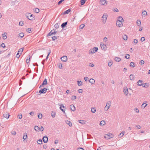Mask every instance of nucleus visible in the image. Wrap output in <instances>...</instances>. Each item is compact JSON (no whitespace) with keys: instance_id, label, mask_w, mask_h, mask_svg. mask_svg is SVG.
Instances as JSON below:
<instances>
[{"instance_id":"obj_1","label":"nucleus","mask_w":150,"mask_h":150,"mask_svg":"<svg viewBox=\"0 0 150 150\" xmlns=\"http://www.w3.org/2000/svg\"><path fill=\"white\" fill-rule=\"evenodd\" d=\"M142 80H139L137 83L138 84L137 85L138 86H142L143 87H146V88L148 86H149L148 83H144L143 84H142Z\"/></svg>"},{"instance_id":"obj_2","label":"nucleus","mask_w":150,"mask_h":150,"mask_svg":"<svg viewBox=\"0 0 150 150\" xmlns=\"http://www.w3.org/2000/svg\"><path fill=\"white\" fill-rule=\"evenodd\" d=\"M107 17L108 15L106 13H104L103 14V16L102 17V19H101V20L103 23H105Z\"/></svg>"},{"instance_id":"obj_3","label":"nucleus","mask_w":150,"mask_h":150,"mask_svg":"<svg viewBox=\"0 0 150 150\" xmlns=\"http://www.w3.org/2000/svg\"><path fill=\"white\" fill-rule=\"evenodd\" d=\"M114 137V135L111 133H108L105 134L104 136L105 138L107 139H109L112 138Z\"/></svg>"},{"instance_id":"obj_4","label":"nucleus","mask_w":150,"mask_h":150,"mask_svg":"<svg viewBox=\"0 0 150 150\" xmlns=\"http://www.w3.org/2000/svg\"><path fill=\"white\" fill-rule=\"evenodd\" d=\"M26 17L29 20H33L34 19V17H33V14L29 13H28L26 14Z\"/></svg>"},{"instance_id":"obj_5","label":"nucleus","mask_w":150,"mask_h":150,"mask_svg":"<svg viewBox=\"0 0 150 150\" xmlns=\"http://www.w3.org/2000/svg\"><path fill=\"white\" fill-rule=\"evenodd\" d=\"M47 88H44L42 89H40L39 91V93L40 94H44L47 91Z\"/></svg>"},{"instance_id":"obj_6","label":"nucleus","mask_w":150,"mask_h":150,"mask_svg":"<svg viewBox=\"0 0 150 150\" xmlns=\"http://www.w3.org/2000/svg\"><path fill=\"white\" fill-rule=\"evenodd\" d=\"M98 48L97 47H94L92 49H91V50H89V53H90V52H91V53L92 54H93L96 52L98 51Z\"/></svg>"},{"instance_id":"obj_7","label":"nucleus","mask_w":150,"mask_h":150,"mask_svg":"<svg viewBox=\"0 0 150 150\" xmlns=\"http://www.w3.org/2000/svg\"><path fill=\"white\" fill-rule=\"evenodd\" d=\"M57 32V31L55 30L54 29L52 30L48 33L47 36H50L53 34L55 35L56 33Z\"/></svg>"},{"instance_id":"obj_8","label":"nucleus","mask_w":150,"mask_h":150,"mask_svg":"<svg viewBox=\"0 0 150 150\" xmlns=\"http://www.w3.org/2000/svg\"><path fill=\"white\" fill-rule=\"evenodd\" d=\"M47 84V80L46 79H45L44 81H43V82L41 83V84L39 88H42L41 87L43 86L44 85H45Z\"/></svg>"},{"instance_id":"obj_9","label":"nucleus","mask_w":150,"mask_h":150,"mask_svg":"<svg viewBox=\"0 0 150 150\" xmlns=\"http://www.w3.org/2000/svg\"><path fill=\"white\" fill-rule=\"evenodd\" d=\"M100 3L101 5H106L107 4V1L105 0H100Z\"/></svg>"},{"instance_id":"obj_10","label":"nucleus","mask_w":150,"mask_h":150,"mask_svg":"<svg viewBox=\"0 0 150 150\" xmlns=\"http://www.w3.org/2000/svg\"><path fill=\"white\" fill-rule=\"evenodd\" d=\"M42 140L45 143H46L48 142V138L47 136H45L43 137Z\"/></svg>"},{"instance_id":"obj_11","label":"nucleus","mask_w":150,"mask_h":150,"mask_svg":"<svg viewBox=\"0 0 150 150\" xmlns=\"http://www.w3.org/2000/svg\"><path fill=\"white\" fill-rule=\"evenodd\" d=\"M100 47L103 50H105L106 49V46L103 43H101L100 44Z\"/></svg>"},{"instance_id":"obj_12","label":"nucleus","mask_w":150,"mask_h":150,"mask_svg":"<svg viewBox=\"0 0 150 150\" xmlns=\"http://www.w3.org/2000/svg\"><path fill=\"white\" fill-rule=\"evenodd\" d=\"M4 117L5 118L8 119L10 116V115L8 112H4L3 115Z\"/></svg>"},{"instance_id":"obj_13","label":"nucleus","mask_w":150,"mask_h":150,"mask_svg":"<svg viewBox=\"0 0 150 150\" xmlns=\"http://www.w3.org/2000/svg\"><path fill=\"white\" fill-rule=\"evenodd\" d=\"M67 58L66 56H63L61 58V61L63 62H65L67 61Z\"/></svg>"},{"instance_id":"obj_14","label":"nucleus","mask_w":150,"mask_h":150,"mask_svg":"<svg viewBox=\"0 0 150 150\" xmlns=\"http://www.w3.org/2000/svg\"><path fill=\"white\" fill-rule=\"evenodd\" d=\"M118 19L117 20V21H118L120 22H122L124 21V20L122 17V16H119L118 17Z\"/></svg>"},{"instance_id":"obj_15","label":"nucleus","mask_w":150,"mask_h":150,"mask_svg":"<svg viewBox=\"0 0 150 150\" xmlns=\"http://www.w3.org/2000/svg\"><path fill=\"white\" fill-rule=\"evenodd\" d=\"M70 108L71 110L73 111H74L75 110V106L73 104L70 105Z\"/></svg>"},{"instance_id":"obj_16","label":"nucleus","mask_w":150,"mask_h":150,"mask_svg":"<svg viewBox=\"0 0 150 150\" xmlns=\"http://www.w3.org/2000/svg\"><path fill=\"white\" fill-rule=\"evenodd\" d=\"M122 25L123 24L122 23V22H120L116 21V25L117 27H120L122 26Z\"/></svg>"},{"instance_id":"obj_17","label":"nucleus","mask_w":150,"mask_h":150,"mask_svg":"<svg viewBox=\"0 0 150 150\" xmlns=\"http://www.w3.org/2000/svg\"><path fill=\"white\" fill-rule=\"evenodd\" d=\"M123 91L125 93V95L126 96L128 94V88H127V87H126L125 88V89H124Z\"/></svg>"},{"instance_id":"obj_18","label":"nucleus","mask_w":150,"mask_h":150,"mask_svg":"<svg viewBox=\"0 0 150 150\" xmlns=\"http://www.w3.org/2000/svg\"><path fill=\"white\" fill-rule=\"evenodd\" d=\"M67 22H66L63 23L62 24V25H61V27L62 28V29H64V28L65 27L66 25H67Z\"/></svg>"},{"instance_id":"obj_19","label":"nucleus","mask_w":150,"mask_h":150,"mask_svg":"<svg viewBox=\"0 0 150 150\" xmlns=\"http://www.w3.org/2000/svg\"><path fill=\"white\" fill-rule=\"evenodd\" d=\"M71 11V9H69L67 10L64 11V12L62 14H63L65 15L66 14H68Z\"/></svg>"},{"instance_id":"obj_20","label":"nucleus","mask_w":150,"mask_h":150,"mask_svg":"<svg viewBox=\"0 0 150 150\" xmlns=\"http://www.w3.org/2000/svg\"><path fill=\"white\" fill-rule=\"evenodd\" d=\"M77 83L78 86H81L82 85V83H83V82L81 81H77Z\"/></svg>"},{"instance_id":"obj_21","label":"nucleus","mask_w":150,"mask_h":150,"mask_svg":"<svg viewBox=\"0 0 150 150\" xmlns=\"http://www.w3.org/2000/svg\"><path fill=\"white\" fill-rule=\"evenodd\" d=\"M60 110L63 112H64L65 111V109H64V107L63 105H61L60 107Z\"/></svg>"},{"instance_id":"obj_22","label":"nucleus","mask_w":150,"mask_h":150,"mask_svg":"<svg viewBox=\"0 0 150 150\" xmlns=\"http://www.w3.org/2000/svg\"><path fill=\"white\" fill-rule=\"evenodd\" d=\"M89 82L92 84H94L95 83V80L93 79H91L89 80Z\"/></svg>"},{"instance_id":"obj_23","label":"nucleus","mask_w":150,"mask_h":150,"mask_svg":"<svg viewBox=\"0 0 150 150\" xmlns=\"http://www.w3.org/2000/svg\"><path fill=\"white\" fill-rule=\"evenodd\" d=\"M125 133V132L124 131H122L121 133L119 134L118 135L119 137L120 138L123 137Z\"/></svg>"},{"instance_id":"obj_24","label":"nucleus","mask_w":150,"mask_h":150,"mask_svg":"<svg viewBox=\"0 0 150 150\" xmlns=\"http://www.w3.org/2000/svg\"><path fill=\"white\" fill-rule=\"evenodd\" d=\"M66 123L67 124L69 125L70 127H71L72 126V123L70 121L67 120L66 121Z\"/></svg>"},{"instance_id":"obj_25","label":"nucleus","mask_w":150,"mask_h":150,"mask_svg":"<svg viewBox=\"0 0 150 150\" xmlns=\"http://www.w3.org/2000/svg\"><path fill=\"white\" fill-rule=\"evenodd\" d=\"M78 121L81 124H84L85 123V122L84 120H78Z\"/></svg>"},{"instance_id":"obj_26","label":"nucleus","mask_w":150,"mask_h":150,"mask_svg":"<svg viewBox=\"0 0 150 150\" xmlns=\"http://www.w3.org/2000/svg\"><path fill=\"white\" fill-rule=\"evenodd\" d=\"M51 115L52 117L53 118H54L55 117L56 113L55 112L52 111L51 112Z\"/></svg>"},{"instance_id":"obj_27","label":"nucleus","mask_w":150,"mask_h":150,"mask_svg":"<svg viewBox=\"0 0 150 150\" xmlns=\"http://www.w3.org/2000/svg\"><path fill=\"white\" fill-rule=\"evenodd\" d=\"M121 58L120 57H115V60L117 62H119L121 61Z\"/></svg>"},{"instance_id":"obj_28","label":"nucleus","mask_w":150,"mask_h":150,"mask_svg":"<svg viewBox=\"0 0 150 150\" xmlns=\"http://www.w3.org/2000/svg\"><path fill=\"white\" fill-rule=\"evenodd\" d=\"M142 16H145L147 15V12L145 11H143L142 12Z\"/></svg>"},{"instance_id":"obj_29","label":"nucleus","mask_w":150,"mask_h":150,"mask_svg":"<svg viewBox=\"0 0 150 150\" xmlns=\"http://www.w3.org/2000/svg\"><path fill=\"white\" fill-rule=\"evenodd\" d=\"M105 124V121L104 120H102L100 122V125H104Z\"/></svg>"},{"instance_id":"obj_30","label":"nucleus","mask_w":150,"mask_h":150,"mask_svg":"<svg viewBox=\"0 0 150 150\" xmlns=\"http://www.w3.org/2000/svg\"><path fill=\"white\" fill-rule=\"evenodd\" d=\"M24 34L23 33H21L19 34V36L21 38H23L24 36Z\"/></svg>"},{"instance_id":"obj_31","label":"nucleus","mask_w":150,"mask_h":150,"mask_svg":"<svg viewBox=\"0 0 150 150\" xmlns=\"http://www.w3.org/2000/svg\"><path fill=\"white\" fill-rule=\"evenodd\" d=\"M24 24V22L23 21H21L19 23V25L21 26H22Z\"/></svg>"},{"instance_id":"obj_32","label":"nucleus","mask_w":150,"mask_h":150,"mask_svg":"<svg viewBox=\"0 0 150 150\" xmlns=\"http://www.w3.org/2000/svg\"><path fill=\"white\" fill-rule=\"evenodd\" d=\"M129 66L130 67H134L135 66L134 63L133 62H131L130 63Z\"/></svg>"},{"instance_id":"obj_33","label":"nucleus","mask_w":150,"mask_h":150,"mask_svg":"<svg viewBox=\"0 0 150 150\" xmlns=\"http://www.w3.org/2000/svg\"><path fill=\"white\" fill-rule=\"evenodd\" d=\"M37 143L39 144H42V142L41 139H39L37 141Z\"/></svg>"},{"instance_id":"obj_34","label":"nucleus","mask_w":150,"mask_h":150,"mask_svg":"<svg viewBox=\"0 0 150 150\" xmlns=\"http://www.w3.org/2000/svg\"><path fill=\"white\" fill-rule=\"evenodd\" d=\"M110 107L109 106H108V105H106V106L105 107L104 109L105 111H107L109 109Z\"/></svg>"},{"instance_id":"obj_35","label":"nucleus","mask_w":150,"mask_h":150,"mask_svg":"<svg viewBox=\"0 0 150 150\" xmlns=\"http://www.w3.org/2000/svg\"><path fill=\"white\" fill-rule=\"evenodd\" d=\"M134 76L133 74H131L129 76L130 79L132 80L134 78Z\"/></svg>"},{"instance_id":"obj_36","label":"nucleus","mask_w":150,"mask_h":150,"mask_svg":"<svg viewBox=\"0 0 150 150\" xmlns=\"http://www.w3.org/2000/svg\"><path fill=\"white\" fill-rule=\"evenodd\" d=\"M85 25L84 24H82L79 26V29H82L84 27Z\"/></svg>"},{"instance_id":"obj_37","label":"nucleus","mask_w":150,"mask_h":150,"mask_svg":"<svg viewBox=\"0 0 150 150\" xmlns=\"http://www.w3.org/2000/svg\"><path fill=\"white\" fill-rule=\"evenodd\" d=\"M96 109L95 108H92L91 109V111L92 113H94L96 112Z\"/></svg>"},{"instance_id":"obj_38","label":"nucleus","mask_w":150,"mask_h":150,"mask_svg":"<svg viewBox=\"0 0 150 150\" xmlns=\"http://www.w3.org/2000/svg\"><path fill=\"white\" fill-rule=\"evenodd\" d=\"M85 0H81V5H83L85 3Z\"/></svg>"},{"instance_id":"obj_39","label":"nucleus","mask_w":150,"mask_h":150,"mask_svg":"<svg viewBox=\"0 0 150 150\" xmlns=\"http://www.w3.org/2000/svg\"><path fill=\"white\" fill-rule=\"evenodd\" d=\"M32 29V28H28L26 30L27 32L28 33H31L32 32V31H31Z\"/></svg>"},{"instance_id":"obj_40","label":"nucleus","mask_w":150,"mask_h":150,"mask_svg":"<svg viewBox=\"0 0 150 150\" xmlns=\"http://www.w3.org/2000/svg\"><path fill=\"white\" fill-rule=\"evenodd\" d=\"M40 11V10L39 8H36L35 9L34 12L36 13H38Z\"/></svg>"},{"instance_id":"obj_41","label":"nucleus","mask_w":150,"mask_h":150,"mask_svg":"<svg viewBox=\"0 0 150 150\" xmlns=\"http://www.w3.org/2000/svg\"><path fill=\"white\" fill-rule=\"evenodd\" d=\"M141 24V22L140 20H137V24L138 26H139Z\"/></svg>"},{"instance_id":"obj_42","label":"nucleus","mask_w":150,"mask_h":150,"mask_svg":"<svg viewBox=\"0 0 150 150\" xmlns=\"http://www.w3.org/2000/svg\"><path fill=\"white\" fill-rule=\"evenodd\" d=\"M23 51V49L22 48H20L19 49V50L18 51V52L19 54H21L22 52Z\"/></svg>"},{"instance_id":"obj_43","label":"nucleus","mask_w":150,"mask_h":150,"mask_svg":"<svg viewBox=\"0 0 150 150\" xmlns=\"http://www.w3.org/2000/svg\"><path fill=\"white\" fill-rule=\"evenodd\" d=\"M51 50H49V52H48V54L46 57V59L45 60H47L48 58V57H49V55H50V53H51Z\"/></svg>"},{"instance_id":"obj_44","label":"nucleus","mask_w":150,"mask_h":150,"mask_svg":"<svg viewBox=\"0 0 150 150\" xmlns=\"http://www.w3.org/2000/svg\"><path fill=\"white\" fill-rule=\"evenodd\" d=\"M30 56H29L27 57V59H26V62L27 63H28L30 62Z\"/></svg>"},{"instance_id":"obj_45","label":"nucleus","mask_w":150,"mask_h":150,"mask_svg":"<svg viewBox=\"0 0 150 150\" xmlns=\"http://www.w3.org/2000/svg\"><path fill=\"white\" fill-rule=\"evenodd\" d=\"M57 36H54L52 37V40L54 41V40H56L57 38ZM57 37H58V38L59 36H58Z\"/></svg>"},{"instance_id":"obj_46","label":"nucleus","mask_w":150,"mask_h":150,"mask_svg":"<svg viewBox=\"0 0 150 150\" xmlns=\"http://www.w3.org/2000/svg\"><path fill=\"white\" fill-rule=\"evenodd\" d=\"M38 117L39 119H41L42 118V115L40 113L38 115Z\"/></svg>"},{"instance_id":"obj_47","label":"nucleus","mask_w":150,"mask_h":150,"mask_svg":"<svg viewBox=\"0 0 150 150\" xmlns=\"http://www.w3.org/2000/svg\"><path fill=\"white\" fill-rule=\"evenodd\" d=\"M123 39L125 40H126L127 39V35H125L123 36Z\"/></svg>"},{"instance_id":"obj_48","label":"nucleus","mask_w":150,"mask_h":150,"mask_svg":"<svg viewBox=\"0 0 150 150\" xmlns=\"http://www.w3.org/2000/svg\"><path fill=\"white\" fill-rule=\"evenodd\" d=\"M22 115L21 114H20L18 115V118L19 119H21L22 118Z\"/></svg>"},{"instance_id":"obj_49","label":"nucleus","mask_w":150,"mask_h":150,"mask_svg":"<svg viewBox=\"0 0 150 150\" xmlns=\"http://www.w3.org/2000/svg\"><path fill=\"white\" fill-rule=\"evenodd\" d=\"M147 105V104H146V103H144L142 104V108L143 107L144 108Z\"/></svg>"},{"instance_id":"obj_50","label":"nucleus","mask_w":150,"mask_h":150,"mask_svg":"<svg viewBox=\"0 0 150 150\" xmlns=\"http://www.w3.org/2000/svg\"><path fill=\"white\" fill-rule=\"evenodd\" d=\"M35 130L36 131H37L39 130V127L38 126H35Z\"/></svg>"},{"instance_id":"obj_51","label":"nucleus","mask_w":150,"mask_h":150,"mask_svg":"<svg viewBox=\"0 0 150 150\" xmlns=\"http://www.w3.org/2000/svg\"><path fill=\"white\" fill-rule=\"evenodd\" d=\"M44 128L43 127L41 126V127H39V130L41 132H42L43 131Z\"/></svg>"},{"instance_id":"obj_52","label":"nucleus","mask_w":150,"mask_h":150,"mask_svg":"<svg viewBox=\"0 0 150 150\" xmlns=\"http://www.w3.org/2000/svg\"><path fill=\"white\" fill-rule=\"evenodd\" d=\"M54 27L56 28L57 29L59 27V25L58 23H56Z\"/></svg>"},{"instance_id":"obj_53","label":"nucleus","mask_w":150,"mask_h":150,"mask_svg":"<svg viewBox=\"0 0 150 150\" xmlns=\"http://www.w3.org/2000/svg\"><path fill=\"white\" fill-rule=\"evenodd\" d=\"M106 105H108V106H109V107H110V106L111 105V103L110 101H109L107 103Z\"/></svg>"},{"instance_id":"obj_54","label":"nucleus","mask_w":150,"mask_h":150,"mask_svg":"<svg viewBox=\"0 0 150 150\" xmlns=\"http://www.w3.org/2000/svg\"><path fill=\"white\" fill-rule=\"evenodd\" d=\"M144 63V62L143 60H141L139 62V64H143Z\"/></svg>"},{"instance_id":"obj_55","label":"nucleus","mask_w":150,"mask_h":150,"mask_svg":"<svg viewBox=\"0 0 150 150\" xmlns=\"http://www.w3.org/2000/svg\"><path fill=\"white\" fill-rule=\"evenodd\" d=\"M129 55L128 54H126L125 56V58L126 59H129Z\"/></svg>"},{"instance_id":"obj_56","label":"nucleus","mask_w":150,"mask_h":150,"mask_svg":"<svg viewBox=\"0 0 150 150\" xmlns=\"http://www.w3.org/2000/svg\"><path fill=\"white\" fill-rule=\"evenodd\" d=\"M113 64L112 61L108 63V65L109 67H111Z\"/></svg>"},{"instance_id":"obj_57","label":"nucleus","mask_w":150,"mask_h":150,"mask_svg":"<svg viewBox=\"0 0 150 150\" xmlns=\"http://www.w3.org/2000/svg\"><path fill=\"white\" fill-rule=\"evenodd\" d=\"M64 0H60L57 3L58 5H60L62 3Z\"/></svg>"},{"instance_id":"obj_58","label":"nucleus","mask_w":150,"mask_h":150,"mask_svg":"<svg viewBox=\"0 0 150 150\" xmlns=\"http://www.w3.org/2000/svg\"><path fill=\"white\" fill-rule=\"evenodd\" d=\"M27 137V134H26L25 135H24L23 137V139L25 140L26 139Z\"/></svg>"},{"instance_id":"obj_59","label":"nucleus","mask_w":150,"mask_h":150,"mask_svg":"<svg viewBox=\"0 0 150 150\" xmlns=\"http://www.w3.org/2000/svg\"><path fill=\"white\" fill-rule=\"evenodd\" d=\"M58 67L60 69H61L62 68V64L60 63L59 64V65L58 66Z\"/></svg>"},{"instance_id":"obj_60","label":"nucleus","mask_w":150,"mask_h":150,"mask_svg":"<svg viewBox=\"0 0 150 150\" xmlns=\"http://www.w3.org/2000/svg\"><path fill=\"white\" fill-rule=\"evenodd\" d=\"M78 91L79 93H82L83 91V90L82 89H79Z\"/></svg>"},{"instance_id":"obj_61","label":"nucleus","mask_w":150,"mask_h":150,"mask_svg":"<svg viewBox=\"0 0 150 150\" xmlns=\"http://www.w3.org/2000/svg\"><path fill=\"white\" fill-rule=\"evenodd\" d=\"M107 38L106 37H105L103 38V41L105 42H106L107 41Z\"/></svg>"},{"instance_id":"obj_62","label":"nucleus","mask_w":150,"mask_h":150,"mask_svg":"<svg viewBox=\"0 0 150 150\" xmlns=\"http://www.w3.org/2000/svg\"><path fill=\"white\" fill-rule=\"evenodd\" d=\"M1 47H2L3 48H4L5 47V45L4 43H2L1 44Z\"/></svg>"},{"instance_id":"obj_63","label":"nucleus","mask_w":150,"mask_h":150,"mask_svg":"<svg viewBox=\"0 0 150 150\" xmlns=\"http://www.w3.org/2000/svg\"><path fill=\"white\" fill-rule=\"evenodd\" d=\"M141 41L143 42L145 40V38L144 37H142L141 39Z\"/></svg>"},{"instance_id":"obj_64","label":"nucleus","mask_w":150,"mask_h":150,"mask_svg":"<svg viewBox=\"0 0 150 150\" xmlns=\"http://www.w3.org/2000/svg\"><path fill=\"white\" fill-rule=\"evenodd\" d=\"M77 150H84V149L81 147L78 148L77 149Z\"/></svg>"}]
</instances>
